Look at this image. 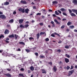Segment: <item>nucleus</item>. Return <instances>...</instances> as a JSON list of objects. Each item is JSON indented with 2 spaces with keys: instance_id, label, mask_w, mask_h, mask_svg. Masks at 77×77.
<instances>
[{
  "instance_id": "nucleus-63",
  "label": "nucleus",
  "mask_w": 77,
  "mask_h": 77,
  "mask_svg": "<svg viewBox=\"0 0 77 77\" xmlns=\"http://www.w3.org/2000/svg\"><path fill=\"white\" fill-rule=\"evenodd\" d=\"M28 73H30V72H31V71H30V70H29L28 71Z\"/></svg>"
},
{
  "instance_id": "nucleus-53",
  "label": "nucleus",
  "mask_w": 77,
  "mask_h": 77,
  "mask_svg": "<svg viewBox=\"0 0 77 77\" xmlns=\"http://www.w3.org/2000/svg\"><path fill=\"white\" fill-rule=\"evenodd\" d=\"M57 11H58V12H59V13H60V14H62V12H61V11H60V10H57Z\"/></svg>"
},
{
  "instance_id": "nucleus-37",
  "label": "nucleus",
  "mask_w": 77,
  "mask_h": 77,
  "mask_svg": "<svg viewBox=\"0 0 77 77\" xmlns=\"http://www.w3.org/2000/svg\"><path fill=\"white\" fill-rule=\"evenodd\" d=\"M57 52H58V53H60L61 52V50H60V49H59L57 50Z\"/></svg>"
},
{
  "instance_id": "nucleus-64",
  "label": "nucleus",
  "mask_w": 77,
  "mask_h": 77,
  "mask_svg": "<svg viewBox=\"0 0 77 77\" xmlns=\"http://www.w3.org/2000/svg\"><path fill=\"white\" fill-rule=\"evenodd\" d=\"M66 19H62V21H66Z\"/></svg>"
},
{
  "instance_id": "nucleus-10",
  "label": "nucleus",
  "mask_w": 77,
  "mask_h": 77,
  "mask_svg": "<svg viewBox=\"0 0 77 77\" xmlns=\"http://www.w3.org/2000/svg\"><path fill=\"white\" fill-rule=\"evenodd\" d=\"M23 21H24V20L23 19H20L19 20V22L20 24L23 23Z\"/></svg>"
},
{
  "instance_id": "nucleus-3",
  "label": "nucleus",
  "mask_w": 77,
  "mask_h": 77,
  "mask_svg": "<svg viewBox=\"0 0 77 77\" xmlns=\"http://www.w3.org/2000/svg\"><path fill=\"white\" fill-rule=\"evenodd\" d=\"M0 18H2L3 20H5L6 18V17L4 14L1 15H0Z\"/></svg>"
},
{
  "instance_id": "nucleus-22",
  "label": "nucleus",
  "mask_w": 77,
  "mask_h": 77,
  "mask_svg": "<svg viewBox=\"0 0 77 77\" xmlns=\"http://www.w3.org/2000/svg\"><path fill=\"white\" fill-rule=\"evenodd\" d=\"M19 44H21L22 45H25V43L23 42H19Z\"/></svg>"
},
{
  "instance_id": "nucleus-4",
  "label": "nucleus",
  "mask_w": 77,
  "mask_h": 77,
  "mask_svg": "<svg viewBox=\"0 0 77 77\" xmlns=\"http://www.w3.org/2000/svg\"><path fill=\"white\" fill-rule=\"evenodd\" d=\"M20 3H21V4H23V5H26L27 4V2H26V1L25 0H21L20 1Z\"/></svg>"
},
{
  "instance_id": "nucleus-35",
  "label": "nucleus",
  "mask_w": 77,
  "mask_h": 77,
  "mask_svg": "<svg viewBox=\"0 0 77 77\" xmlns=\"http://www.w3.org/2000/svg\"><path fill=\"white\" fill-rule=\"evenodd\" d=\"M45 41H46V42L49 41V38H46V39H45Z\"/></svg>"
},
{
  "instance_id": "nucleus-54",
  "label": "nucleus",
  "mask_w": 77,
  "mask_h": 77,
  "mask_svg": "<svg viewBox=\"0 0 77 77\" xmlns=\"http://www.w3.org/2000/svg\"><path fill=\"white\" fill-rule=\"evenodd\" d=\"M52 27H55V24H52Z\"/></svg>"
},
{
  "instance_id": "nucleus-46",
  "label": "nucleus",
  "mask_w": 77,
  "mask_h": 77,
  "mask_svg": "<svg viewBox=\"0 0 77 77\" xmlns=\"http://www.w3.org/2000/svg\"><path fill=\"white\" fill-rule=\"evenodd\" d=\"M26 51H27V52H30V50L28 49H26Z\"/></svg>"
},
{
  "instance_id": "nucleus-27",
  "label": "nucleus",
  "mask_w": 77,
  "mask_h": 77,
  "mask_svg": "<svg viewBox=\"0 0 77 77\" xmlns=\"http://www.w3.org/2000/svg\"><path fill=\"white\" fill-rule=\"evenodd\" d=\"M29 26V25L28 24H26L24 25V27L25 28H27L28 27V26Z\"/></svg>"
},
{
  "instance_id": "nucleus-39",
  "label": "nucleus",
  "mask_w": 77,
  "mask_h": 77,
  "mask_svg": "<svg viewBox=\"0 0 77 77\" xmlns=\"http://www.w3.org/2000/svg\"><path fill=\"white\" fill-rule=\"evenodd\" d=\"M63 15H65V16H67V14H66L65 12H63Z\"/></svg>"
},
{
  "instance_id": "nucleus-26",
  "label": "nucleus",
  "mask_w": 77,
  "mask_h": 77,
  "mask_svg": "<svg viewBox=\"0 0 77 77\" xmlns=\"http://www.w3.org/2000/svg\"><path fill=\"white\" fill-rule=\"evenodd\" d=\"M72 24V23L71 22H68L67 23L68 26H69Z\"/></svg>"
},
{
  "instance_id": "nucleus-6",
  "label": "nucleus",
  "mask_w": 77,
  "mask_h": 77,
  "mask_svg": "<svg viewBox=\"0 0 77 77\" xmlns=\"http://www.w3.org/2000/svg\"><path fill=\"white\" fill-rule=\"evenodd\" d=\"M30 10L28 8H26L25 10V12L26 14H29V11Z\"/></svg>"
},
{
  "instance_id": "nucleus-43",
  "label": "nucleus",
  "mask_w": 77,
  "mask_h": 77,
  "mask_svg": "<svg viewBox=\"0 0 77 77\" xmlns=\"http://www.w3.org/2000/svg\"><path fill=\"white\" fill-rule=\"evenodd\" d=\"M65 25H63L61 26V29H63L64 28H65Z\"/></svg>"
},
{
  "instance_id": "nucleus-38",
  "label": "nucleus",
  "mask_w": 77,
  "mask_h": 77,
  "mask_svg": "<svg viewBox=\"0 0 77 77\" xmlns=\"http://www.w3.org/2000/svg\"><path fill=\"white\" fill-rule=\"evenodd\" d=\"M70 69V67L69 66H67L66 67V69L67 70H68V69Z\"/></svg>"
},
{
  "instance_id": "nucleus-34",
  "label": "nucleus",
  "mask_w": 77,
  "mask_h": 77,
  "mask_svg": "<svg viewBox=\"0 0 77 77\" xmlns=\"http://www.w3.org/2000/svg\"><path fill=\"white\" fill-rule=\"evenodd\" d=\"M69 28H71V29H73V28H74V25L70 26H69Z\"/></svg>"
},
{
  "instance_id": "nucleus-45",
  "label": "nucleus",
  "mask_w": 77,
  "mask_h": 77,
  "mask_svg": "<svg viewBox=\"0 0 77 77\" xmlns=\"http://www.w3.org/2000/svg\"><path fill=\"white\" fill-rule=\"evenodd\" d=\"M74 68L73 66L72 65L71 66V68H70V69H72Z\"/></svg>"
},
{
  "instance_id": "nucleus-28",
  "label": "nucleus",
  "mask_w": 77,
  "mask_h": 77,
  "mask_svg": "<svg viewBox=\"0 0 77 77\" xmlns=\"http://www.w3.org/2000/svg\"><path fill=\"white\" fill-rule=\"evenodd\" d=\"M55 13L56 15H58L59 14V13L57 12V11H55Z\"/></svg>"
},
{
  "instance_id": "nucleus-48",
  "label": "nucleus",
  "mask_w": 77,
  "mask_h": 77,
  "mask_svg": "<svg viewBox=\"0 0 77 77\" xmlns=\"http://www.w3.org/2000/svg\"><path fill=\"white\" fill-rule=\"evenodd\" d=\"M29 39H30V40H32V39H34V38L32 37H30Z\"/></svg>"
},
{
  "instance_id": "nucleus-20",
  "label": "nucleus",
  "mask_w": 77,
  "mask_h": 77,
  "mask_svg": "<svg viewBox=\"0 0 77 77\" xmlns=\"http://www.w3.org/2000/svg\"><path fill=\"white\" fill-rule=\"evenodd\" d=\"M30 69L31 71H33L34 70V67L32 66L30 67Z\"/></svg>"
},
{
  "instance_id": "nucleus-7",
  "label": "nucleus",
  "mask_w": 77,
  "mask_h": 77,
  "mask_svg": "<svg viewBox=\"0 0 77 77\" xmlns=\"http://www.w3.org/2000/svg\"><path fill=\"white\" fill-rule=\"evenodd\" d=\"M54 21L55 23H56L57 24H60V23L59 22H58L57 21V19H54Z\"/></svg>"
},
{
  "instance_id": "nucleus-19",
  "label": "nucleus",
  "mask_w": 77,
  "mask_h": 77,
  "mask_svg": "<svg viewBox=\"0 0 77 77\" xmlns=\"http://www.w3.org/2000/svg\"><path fill=\"white\" fill-rule=\"evenodd\" d=\"M58 2L57 1H54L52 2V4L53 5H54V4H57V3H58Z\"/></svg>"
},
{
  "instance_id": "nucleus-41",
  "label": "nucleus",
  "mask_w": 77,
  "mask_h": 77,
  "mask_svg": "<svg viewBox=\"0 0 77 77\" xmlns=\"http://www.w3.org/2000/svg\"><path fill=\"white\" fill-rule=\"evenodd\" d=\"M48 63L50 65H52L53 64L52 63V62H48Z\"/></svg>"
},
{
  "instance_id": "nucleus-31",
  "label": "nucleus",
  "mask_w": 77,
  "mask_h": 77,
  "mask_svg": "<svg viewBox=\"0 0 77 77\" xmlns=\"http://www.w3.org/2000/svg\"><path fill=\"white\" fill-rule=\"evenodd\" d=\"M2 38H5V36L2 34L1 36H0V39H1Z\"/></svg>"
},
{
  "instance_id": "nucleus-11",
  "label": "nucleus",
  "mask_w": 77,
  "mask_h": 77,
  "mask_svg": "<svg viewBox=\"0 0 77 77\" xmlns=\"http://www.w3.org/2000/svg\"><path fill=\"white\" fill-rule=\"evenodd\" d=\"M9 38H15V36L14 34H12L11 35L9 36Z\"/></svg>"
},
{
  "instance_id": "nucleus-29",
  "label": "nucleus",
  "mask_w": 77,
  "mask_h": 77,
  "mask_svg": "<svg viewBox=\"0 0 77 77\" xmlns=\"http://www.w3.org/2000/svg\"><path fill=\"white\" fill-rule=\"evenodd\" d=\"M65 56H66L67 57H68V58H69V57H70V56H69V55H68L66 54H65Z\"/></svg>"
},
{
  "instance_id": "nucleus-42",
  "label": "nucleus",
  "mask_w": 77,
  "mask_h": 77,
  "mask_svg": "<svg viewBox=\"0 0 77 77\" xmlns=\"http://www.w3.org/2000/svg\"><path fill=\"white\" fill-rule=\"evenodd\" d=\"M39 24L40 26H43V25H44V23H39Z\"/></svg>"
},
{
  "instance_id": "nucleus-25",
  "label": "nucleus",
  "mask_w": 77,
  "mask_h": 77,
  "mask_svg": "<svg viewBox=\"0 0 77 77\" xmlns=\"http://www.w3.org/2000/svg\"><path fill=\"white\" fill-rule=\"evenodd\" d=\"M9 4V2H6L5 3V5H8Z\"/></svg>"
},
{
  "instance_id": "nucleus-57",
  "label": "nucleus",
  "mask_w": 77,
  "mask_h": 77,
  "mask_svg": "<svg viewBox=\"0 0 77 77\" xmlns=\"http://www.w3.org/2000/svg\"><path fill=\"white\" fill-rule=\"evenodd\" d=\"M7 71H11V69H7Z\"/></svg>"
},
{
  "instance_id": "nucleus-61",
  "label": "nucleus",
  "mask_w": 77,
  "mask_h": 77,
  "mask_svg": "<svg viewBox=\"0 0 77 77\" xmlns=\"http://www.w3.org/2000/svg\"><path fill=\"white\" fill-rule=\"evenodd\" d=\"M52 15L53 17H57V16H56L55 14H53Z\"/></svg>"
},
{
  "instance_id": "nucleus-15",
  "label": "nucleus",
  "mask_w": 77,
  "mask_h": 77,
  "mask_svg": "<svg viewBox=\"0 0 77 77\" xmlns=\"http://www.w3.org/2000/svg\"><path fill=\"white\" fill-rule=\"evenodd\" d=\"M14 23V19H12L11 20H10L9 21V22L8 23H11V24L12 23Z\"/></svg>"
},
{
  "instance_id": "nucleus-44",
  "label": "nucleus",
  "mask_w": 77,
  "mask_h": 77,
  "mask_svg": "<svg viewBox=\"0 0 77 77\" xmlns=\"http://www.w3.org/2000/svg\"><path fill=\"white\" fill-rule=\"evenodd\" d=\"M51 36H52V37H55V35L53 34H52Z\"/></svg>"
},
{
  "instance_id": "nucleus-58",
  "label": "nucleus",
  "mask_w": 77,
  "mask_h": 77,
  "mask_svg": "<svg viewBox=\"0 0 77 77\" xmlns=\"http://www.w3.org/2000/svg\"><path fill=\"white\" fill-rule=\"evenodd\" d=\"M17 51H21V49L20 48H18V49Z\"/></svg>"
},
{
  "instance_id": "nucleus-32",
  "label": "nucleus",
  "mask_w": 77,
  "mask_h": 77,
  "mask_svg": "<svg viewBox=\"0 0 77 77\" xmlns=\"http://www.w3.org/2000/svg\"><path fill=\"white\" fill-rule=\"evenodd\" d=\"M20 27L22 28H24V26L23 25H20Z\"/></svg>"
},
{
  "instance_id": "nucleus-62",
  "label": "nucleus",
  "mask_w": 77,
  "mask_h": 77,
  "mask_svg": "<svg viewBox=\"0 0 77 77\" xmlns=\"http://www.w3.org/2000/svg\"><path fill=\"white\" fill-rule=\"evenodd\" d=\"M51 24H54V22H53V21H51Z\"/></svg>"
},
{
  "instance_id": "nucleus-1",
  "label": "nucleus",
  "mask_w": 77,
  "mask_h": 77,
  "mask_svg": "<svg viewBox=\"0 0 77 77\" xmlns=\"http://www.w3.org/2000/svg\"><path fill=\"white\" fill-rule=\"evenodd\" d=\"M18 10L20 12H22V13H25V8H19L18 9Z\"/></svg>"
},
{
  "instance_id": "nucleus-33",
  "label": "nucleus",
  "mask_w": 77,
  "mask_h": 77,
  "mask_svg": "<svg viewBox=\"0 0 77 77\" xmlns=\"http://www.w3.org/2000/svg\"><path fill=\"white\" fill-rule=\"evenodd\" d=\"M14 36L15 37V39H17V38H18V35H16V34H15L14 35Z\"/></svg>"
},
{
  "instance_id": "nucleus-40",
  "label": "nucleus",
  "mask_w": 77,
  "mask_h": 77,
  "mask_svg": "<svg viewBox=\"0 0 77 77\" xmlns=\"http://www.w3.org/2000/svg\"><path fill=\"white\" fill-rule=\"evenodd\" d=\"M6 27H7V28H8V27H11V25L9 24H8L6 25Z\"/></svg>"
},
{
  "instance_id": "nucleus-9",
  "label": "nucleus",
  "mask_w": 77,
  "mask_h": 77,
  "mask_svg": "<svg viewBox=\"0 0 77 77\" xmlns=\"http://www.w3.org/2000/svg\"><path fill=\"white\" fill-rule=\"evenodd\" d=\"M60 11H62V12H66V9H65V8H61L60 9Z\"/></svg>"
},
{
  "instance_id": "nucleus-23",
  "label": "nucleus",
  "mask_w": 77,
  "mask_h": 77,
  "mask_svg": "<svg viewBox=\"0 0 77 77\" xmlns=\"http://www.w3.org/2000/svg\"><path fill=\"white\" fill-rule=\"evenodd\" d=\"M36 36L37 39H39V33H38L36 35Z\"/></svg>"
},
{
  "instance_id": "nucleus-21",
  "label": "nucleus",
  "mask_w": 77,
  "mask_h": 77,
  "mask_svg": "<svg viewBox=\"0 0 77 77\" xmlns=\"http://www.w3.org/2000/svg\"><path fill=\"white\" fill-rule=\"evenodd\" d=\"M54 35H57L58 36H59V37H60V35H59V34L57 33L56 32H54Z\"/></svg>"
},
{
  "instance_id": "nucleus-49",
  "label": "nucleus",
  "mask_w": 77,
  "mask_h": 77,
  "mask_svg": "<svg viewBox=\"0 0 77 77\" xmlns=\"http://www.w3.org/2000/svg\"><path fill=\"white\" fill-rule=\"evenodd\" d=\"M41 15V13H38L37 14V15Z\"/></svg>"
},
{
  "instance_id": "nucleus-55",
  "label": "nucleus",
  "mask_w": 77,
  "mask_h": 77,
  "mask_svg": "<svg viewBox=\"0 0 77 77\" xmlns=\"http://www.w3.org/2000/svg\"><path fill=\"white\" fill-rule=\"evenodd\" d=\"M57 18L58 20H61V19H60V18L59 17H57Z\"/></svg>"
},
{
  "instance_id": "nucleus-8",
  "label": "nucleus",
  "mask_w": 77,
  "mask_h": 77,
  "mask_svg": "<svg viewBox=\"0 0 77 77\" xmlns=\"http://www.w3.org/2000/svg\"><path fill=\"white\" fill-rule=\"evenodd\" d=\"M9 33V30H8V29H6L4 32V33L5 34H8V33Z\"/></svg>"
},
{
  "instance_id": "nucleus-12",
  "label": "nucleus",
  "mask_w": 77,
  "mask_h": 77,
  "mask_svg": "<svg viewBox=\"0 0 77 77\" xmlns=\"http://www.w3.org/2000/svg\"><path fill=\"white\" fill-rule=\"evenodd\" d=\"M42 74H46V71L45 70V69H42Z\"/></svg>"
},
{
  "instance_id": "nucleus-2",
  "label": "nucleus",
  "mask_w": 77,
  "mask_h": 77,
  "mask_svg": "<svg viewBox=\"0 0 77 77\" xmlns=\"http://www.w3.org/2000/svg\"><path fill=\"white\" fill-rule=\"evenodd\" d=\"M74 71H75L74 69H73L72 70L69 71V73L68 76L69 77V76H71V75L72 74V73H73V72H74Z\"/></svg>"
},
{
  "instance_id": "nucleus-47",
  "label": "nucleus",
  "mask_w": 77,
  "mask_h": 77,
  "mask_svg": "<svg viewBox=\"0 0 77 77\" xmlns=\"http://www.w3.org/2000/svg\"><path fill=\"white\" fill-rule=\"evenodd\" d=\"M69 13H70V14H71V13H72V11H71V10L69 9Z\"/></svg>"
},
{
  "instance_id": "nucleus-52",
  "label": "nucleus",
  "mask_w": 77,
  "mask_h": 77,
  "mask_svg": "<svg viewBox=\"0 0 77 77\" xmlns=\"http://www.w3.org/2000/svg\"><path fill=\"white\" fill-rule=\"evenodd\" d=\"M35 55H36V56H38V53L37 52H36L35 53Z\"/></svg>"
},
{
  "instance_id": "nucleus-18",
  "label": "nucleus",
  "mask_w": 77,
  "mask_h": 77,
  "mask_svg": "<svg viewBox=\"0 0 77 77\" xmlns=\"http://www.w3.org/2000/svg\"><path fill=\"white\" fill-rule=\"evenodd\" d=\"M70 15L72 17H75L76 16V15L73 13H70Z\"/></svg>"
},
{
  "instance_id": "nucleus-59",
  "label": "nucleus",
  "mask_w": 77,
  "mask_h": 77,
  "mask_svg": "<svg viewBox=\"0 0 77 77\" xmlns=\"http://www.w3.org/2000/svg\"><path fill=\"white\" fill-rule=\"evenodd\" d=\"M62 42V41H60L59 42H58V43L59 44H61V43Z\"/></svg>"
},
{
  "instance_id": "nucleus-16",
  "label": "nucleus",
  "mask_w": 77,
  "mask_h": 77,
  "mask_svg": "<svg viewBox=\"0 0 77 77\" xmlns=\"http://www.w3.org/2000/svg\"><path fill=\"white\" fill-rule=\"evenodd\" d=\"M72 3L74 4H77V0H74L72 1Z\"/></svg>"
},
{
  "instance_id": "nucleus-30",
  "label": "nucleus",
  "mask_w": 77,
  "mask_h": 77,
  "mask_svg": "<svg viewBox=\"0 0 77 77\" xmlns=\"http://www.w3.org/2000/svg\"><path fill=\"white\" fill-rule=\"evenodd\" d=\"M19 75L20 76V77H23L24 76V75H23V74L20 73L19 74Z\"/></svg>"
},
{
  "instance_id": "nucleus-50",
  "label": "nucleus",
  "mask_w": 77,
  "mask_h": 77,
  "mask_svg": "<svg viewBox=\"0 0 77 77\" xmlns=\"http://www.w3.org/2000/svg\"><path fill=\"white\" fill-rule=\"evenodd\" d=\"M16 14L17 12L15 11H14L13 13V14H14V15H15V14Z\"/></svg>"
},
{
  "instance_id": "nucleus-56",
  "label": "nucleus",
  "mask_w": 77,
  "mask_h": 77,
  "mask_svg": "<svg viewBox=\"0 0 77 77\" xmlns=\"http://www.w3.org/2000/svg\"><path fill=\"white\" fill-rule=\"evenodd\" d=\"M65 48H69V46H65Z\"/></svg>"
},
{
  "instance_id": "nucleus-60",
  "label": "nucleus",
  "mask_w": 77,
  "mask_h": 77,
  "mask_svg": "<svg viewBox=\"0 0 77 77\" xmlns=\"http://www.w3.org/2000/svg\"><path fill=\"white\" fill-rule=\"evenodd\" d=\"M33 9H36V7L35 6H33Z\"/></svg>"
},
{
  "instance_id": "nucleus-17",
  "label": "nucleus",
  "mask_w": 77,
  "mask_h": 77,
  "mask_svg": "<svg viewBox=\"0 0 77 77\" xmlns=\"http://www.w3.org/2000/svg\"><path fill=\"white\" fill-rule=\"evenodd\" d=\"M65 61L66 62V63H68L69 62V59H67V58H65Z\"/></svg>"
},
{
  "instance_id": "nucleus-24",
  "label": "nucleus",
  "mask_w": 77,
  "mask_h": 77,
  "mask_svg": "<svg viewBox=\"0 0 77 77\" xmlns=\"http://www.w3.org/2000/svg\"><path fill=\"white\" fill-rule=\"evenodd\" d=\"M39 57H40V58H45V56H44V55H41Z\"/></svg>"
},
{
  "instance_id": "nucleus-5",
  "label": "nucleus",
  "mask_w": 77,
  "mask_h": 77,
  "mask_svg": "<svg viewBox=\"0 0 77 77\" xmlns=\"http://www.w3.org/2000/svg\"><path fill=\"white\" fill-rule=\"evenodd\" d=\"M53 69L54 70V72H56L57 71V68H56V66H54L53 68Z\"/></svg>"
},
{
  "instance_id": "nucleus-13",
  "label": "nucleus",
  "mask_w": 77,
  "mask_h": 77,
  "mask_svg": "<svg viewBox=\"0 0 77 77\" xmlns=\"http://www.w3.org/2000/svg\"><path fill=\"white\" fill-rule=\"evenodd\" d=\"M5 75L7 77H11V75L9 73H8V74H5Z\"/></svg>"
},
{
  "instance_id": "nucleus-51",
  "label": "nucleus",
  "mask_w": 77,
  "mask_h": 77,
  "mask_svg": "<svg viewBox=\"0 0 77 77\" xmlns=\"http://www.w3.org/2000/svg\"><path fill=\"white\" fill-rule=\"evenodd\" d=\"M4 62H5V64H8V61H4Z\"/></svg>"
},
{
  "instance_id": "nucleus-36",
  "label": "nucleus",
  "mask_w": 77,
  "mask_h": 77,
  "mask_svg": "<svg viewBox=\"0 0 77 77\" xmlns=\"http://www.w3.org/2000/svg\"><path fill=\"white\" fill-rule=\"evenodd\" d=\"M45 33V32H41L40 33V35H44V34Z\"/></svg>"
},
{
  "instance_id": "nucleus-14",
  "label": "nucleus",
  "mask_w": 77,
  "mask_h": 77,
  "mask_svg": "<svg viewBox=\"0 0 77 77\" xmlns=\"http://www.w3.org/2000/svg\"><path fill=\"white\" fill-rule=\"evenodd\" d=\"M72 11L73 12H75V13L76 15H77V10H75V9H72Z\"/></svg>"
}]
</instances>
